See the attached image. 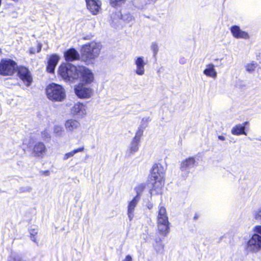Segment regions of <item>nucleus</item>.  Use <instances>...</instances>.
Listing matches in <instances>:
<instances>
[{
	"label": "nucleus",
	"instance_id": "obj_46",
	"mask_svg": "<svg viewBox=\"0 0 261 261\" xmlns=\"http://www.w3.org/2000/svg\"><path fill=\"white\" fill-rule=\"evenodd\" d=\"M160 245H161V248H162V249H163V248H164V245H162V244H160Z\"/></svg>",
	"mask_w": 261,
	"mask_h": 261
},
{
	"label": "nucleus",
	"instance_id": "obj_12",
	"mask_svg": "<svg viewBox=\"0 0 261 261\" xmlns=\"http://www.w3.org/2000/svg\"><path fill=\"white\" fill-rule=\"evenodd\" d=\"M87 9L93 15L97 14L101 9V3L99 0H85Z\"/></svg>",
	"mask_w": 261,
	"mask_h": 261
},
{
	"label": "nucleus",
	"instance_id": "obj_38",
	"mask_svg": "<svg viewBox=\"0 0 261 261\" xmlns=\"http://www.w3.org/2000/svg\"><path fill=\"white\" fill-rule=\"evenodd\" d=\"M40 172L45 176H48L50 174L49 170L41 171Z\"/></svg>",
	"mask_w": 261,
	"mask_h": 261
},
{
	"label": "nucleus",
	"instance_id": "obj_33",
	"mask_svg": "<svg viewBox=\"0 0 261 261\" xmlns=\"http://www.w3.org/2000/svg\"><path fill=\"white\" fill-rule=\"evenodd\" d=\"M32 188L30 187H22L18 189V192L20 193L25 192H30Z\"/></svg>",
	"mask_w": 261,
	"mask_h": 261
},
{
	"label": "nucleus",
	"instance_id": "obj_3",
	"mask_svg": "<svg viewBox=\"0 0 261 261\" xmlns=\"http://www.w3.org/2000/svg\"><path fill=\"white\" fill-rule=\"evenodd\" d=\"M100 50V44L94 42L87 43L81 49V60L86 65L93 64L95 59L99 56Z\"/></svg>",
	"mask_w": 261,
	"mask_h": 261
},
{
	"label": "nucleus",
	"instance_id": "obj_26",
	"mask_svg": "<svg viewBox=\"0 0 261 261\" xmlns=\"http://www.w3.org/2000/svg\"><path fill=\"white\" fill-rule=\"evenodd\" d=\"M145 186L143 184L139 185L137 187L135 188V191L136 192V195L134 197H138V199H140L141 195L144 190L145 189Z\"/></svg>",
	"mask_w": 261,
	"mask_h": 261
},
{
	"label": "nucleus",
	"instance_id": "obj_31",
	"mask_svg": "<svg viewBox=\"0 0 261 261\" xmlns=\"http://www.w3.org/2000/svg\"><path fill=\"white\" fill-rule=\"evenodd\" d=\"M54 133L58 136H60L63 132V127L59 125H56L54 126Z\"/></svg>",
	"mask_w": 261,
	"mask_h": 261
},
{
	"label": "nucleus",
	"instance_id": "obj_15",
	"mask_svg": "<svg viewBox=\"0 0 261 261\" xmlns=\"http://www.w3.org/2000/svg\"><path fill=\"white\" fill-rule=\"evenodd\" d=\"M59 59V56L56 54H53L49 56L46 66V71L50 73L54 72Z\"/></svg>",
	"mask_w": 261,
	"mask_h": 261
},
{
	"label": "nucleus",
	"instance_id": "obj_43",
	"mask_svg": "<svg viewBox=\"0 0 261 261\" xmlns=\"http://www.w3.org/2000/svg\"><path fill=\"white\" fill-rule=\"evenodd\" d=\"M31 237V239L32 241H33V242H36V239H35V236H30Z\"/></svg>",
	"mask_w": 261,
	"mask_h": 261
},
{
	"label": "nucleus",
	"instance_id": "obj_23",
	"mask_svg": "<svg viewBox=\"0 0 261 261\" xmlns=\"http://www.w3.org/2000/svg\"><path fill=\"white\" fill-rule=\"evenodd\" d=\"M65 125L67 130L72 132L80 126V123L75 120L69 119L66 121Z\"/></svg>",
	"mask_w": 261,
	"mask_h": 261
},
{
	"label": "nucleus",
	"instance_id": "obj_39",
	"mask_svg": "<svg viewBox=\"0 0 261 261\" xmlns=\"http://www.w3.org/2000/svg\"><path fill=\"white\" fill-rule=\"evenodd\" d=\"M29 53L30 54H35L36 53V49L34 47H30L29 49Z\"/></svg>",
	"mask_w": 261,
	"mask_h": 261
},
{
	"label": "nucleus",
	"instance_id": "obj_37",
	"mask_svg": "<svg viewBox=\"0 0 261 261\" xmlns=\"http://www.w3.org/2000/svg\"><path fill=\"white\" fill-rule=\"evenodd\" d=\"M42 43L37 41V53H40L42 48Z\"/></svg>",
	"mask_w": 261,
	"mask_h": 261
},
{
	"label": "nucleus",
	"instance_id": "obj_30",
	"mask_svg": "<svg viewBox=\"0 0 261 261\" xmlns=\"http://www.w3.org/2000/svg\"><path fill=\"white\" fill-rule=\"evenodd\" d=\"M126 0H110L111 5L115 7L118 6H120L124 3Z\"/></svg>",
	"mask_w": 261,
	"mask_h": 261
},
{
	"label": "nucleus",
	"instance_id": "obj_28",
	"mask_svg": "<svg viewBox=\"0 0 261 261\" xmlns=\"http://www.w3.org/2000/svg\"><path fill=\"white\" fill-rule=\"evenodd\" d=\"M8 261H25L21 255L19 254H13L8 258Z\"/></svg>",
	"mask_w": 261,
	"mask_h": 261
},
{
	"label": "nucleus",
	"instance_id": "obj_9",
	"mask_svg": "<svg viewBox=\"0 0 261 261\" xmlns=\"http://www.w3.org/2000/svg\"><path fill=\"white\" fill-rule=\"evenodd\" d=\"M135 64L136 66L135 70L136 73L138 75H142L145 73V66L146 64V61L143 56L136 57L134 59Z\"/></svg>",
	"mask_w": 261,
	"mask_h": 261
},
{
	"label": "nucleus",
	"instance_id": "obj_6",
	"mask_svg": "<svg viewBox=\"0 0 261 261\" xmlns=\"http://www.w3.org/2000/svg\"><path fill=\"white\" fill-rule=\"evenodd\" d=\"M47 97L52 101H62L66 97L64 88L60 85L53 83L46 89Z\"/></svg>",
	"mask_w": 261,
	"mask_h": 261
},
{
	"label": "nucleus",
	"instance_id": "obj_16",
	"mask_svg": "<svg viewBox=\"0 0 261 261\" xmlns=\"http://www.w3.org/2000/svg\"><path fill=\"white\" fill-rule=\"evenodd\" d=\"M169 224L168 220H158V228L160 234L163 236L167 235L170 230Z\"/></svg>",
	"mask_w": 261,
	"mask_h": 261
},
{
	"label": "nucleus",
	"instance_id": "obj_4",
	"mask_svg": "<svg viewBox=\"0 0 261 261\" xmlns=\"http://www.w3.org/2000/svg\"><path fill=\"white\" fill-rule=\"evenodd\" d=\"M111 19L110 23L112 27L115 29H119L123 27L122 22L133 23L135 17L129 12L123 11L113 12L111 15Z\"/></svg>",
	"mask_w": 261,
	"mask_h": 261
},
{
	"label": "nucleus",
	"instance_id": "obj_27",
	"mask_svg": "<svg viewBox=\"0 0 261 261\" xmlns=\"http://www.w3.org/2000/svg\"><path fill=\"white\" fill-rule=\"evenodd\" d=\"M150 48L153 51V57L155 58L159 49L158 43L156 42H152L150 46Z\"/></svg>",
	"mask_w": 261,
	"mask_h": 261
},
{
	"label": "nucleus",
	"instance_id": "obj_50",
	"mask_svg": "<svg viewBox=\"0 0 261 261\" xmlns=\"http://www.w3.org/2000/svg\"><path fill=\"white\" fill-rule=\"evenodd\" d=\"M258 140H260V141H261V139H258Z\"/></svg>",
	"mask_w": 261,
	"mask_h": 261
},
{
	"label": "nucleus",
	"instance_id": "obj_14",
	"mask_svg": "<svg viewBox=\"0 0 261 261\" xmlns=\"http://www.w3.org/2000/svg\"><path fill=\"white\" fill-rule=\"evenodd\" d=\"M230 32L232 36L236 38H242L244 39H248L249 38L248 33L242 30L238 25H234L231 26L230 28Z\"/></svg>",
	"mask_w": 261,
	"mask_h": 261
},
{
	"label": "nucleus",
	"instance_id": "obj_19",
	"mask_svg": "<svg viewBox=\"0 0 261 261\" xmlns=\"http://www.w3.org/2000/svg\"><path fill=\"white\" fill-rule=\"evenodd\" d=\"M71 112L73 115L77 117H82L86 113L85 106L82 103H76L71 109Z\"/></svg>",
	"mask_w": 261,
	"mask_h": 261
},
{
	"label": "nucleus",
	"instance_id": "obj_5",
	"mask_svg": "<svg viewBox=\"0 0 261 261\" xmlns=\"http://www.w3.org/2000/svg\"><path fill=\"white\" fill-rule=\"evenodd\" d=\"M254 233L247 242L245 250L248 252L256 253L261 250V225H256L254 228Z\"/></svg>",
	"mask_w": 261,
	"mask_h": 261
},
{
	"label": "nucleus",
	"instance_id": "obj_1",
	"mask_svg": "<svg viewBox=\"0 0 261 261\" xmlns=\"http://www.w3.org/2000/svg\"><path fill=\"white\" fill-rule=\"evenodd\" d=\"M58 73L66 81L73 82L80 79V84L74 88V92L78 97L87 98L91 96L92 89L84 86L94 80L92 72L88 68L84 66H76L69 63H63L59 68Z\"/></svg>",
	"mask_w": 261,
	"mask_h": 261
},
{
	"label": "nucleus",
	"instance_id": "obj_7",
	"mask_svg": "<svg viewBox=\"0 0 261 261\" xmlns=\"http://www.w3.org/2000/svg\"><path fill=\"white\" fill-rule=\"evenodd\" d=\"M16 63L10 59H3L0 62V74L10 75L13 74L16 70Z\"/></svg>",
	"mask_w": 261,
	"mask_h": 261
},
{
	"label": "nucleus",
	"instance_id": "obj_8",
	"mask_svg": "<svg viewBox=\"0 0 261 261\" xmlns=\"http://www.w3.org/2000/svg\"><path fill=\"white\" fill-rule=\"evenodd\" d=\"M17 74L26 86L29 87L32 82V76L29 69L24 66L17 67Z\"/></svg>",
	"mask_w": 261,
	"mask_h": 261
},
{
	"label": "nucleus",
	"instance_id": "obj_29",
	"mask_svg": "<svg viewBox=\"0 0 261 261\" xmlns=\"http://www.w3.org/2000/svg\"><path fill=\"white\" fill-rule=\"evenodd\" d=\"M256 66L257 64L254 62L248 64L246 65V70L249 72H251L255 70Z\"/></svg>",
	"mask_w": 261,
	"mask_h": 261
},
{
	"label": "nucleus",
	"instance_id": "obj_36",
	"mask_svg": "<svg viewBox=\"0 0 261 261\" xmlns=\"http://www.w3.org/2000/svg\"><path fill=\"white\" fill-rule=\"evenodd\" d=\"M122 261H133L132 256L128 254L126 255L124 259H123Z\"/></svg>",
	"mask_w": 261,
	"mask_h": 261
},
{
	"label": "nucleus",
	"instance_id": "obj_47",
	"mask_svg": "<svg viewBox=\"0 0 261 261\" xmlns=\"http://www.w3.org/2000/svg\"><path fill=\"white\" fill-rule=\"evenodd\" d=\"M180 63L183 64V63H183V61H181V60H180Z\"/></svg>",
	"mask_w": 261,
	"mask_h": 261
},
{
	"label": "nucleus",
	"instance_id": "obj_20",
	"mask_svg": "<svg viewBox=\"0 0 261 261\" xmlns=\"http://www.w3.org/2000/svg\"><path fill=\"white\" fill-rule=\"evenodd\" d=\"M147 121V123L151 121V119L150 117L143 118L142 119L141 124L138 128V130L136 133L135 137L133 138V139L139 141L140 142V139L142 136H143L144 129L147 127V124H144L143 122L144 120Z\"/></svg>",
	"mask_w": 261,
	"mask_h": 261
},
{
	"label": "nucleus",
	"instance_id": "obj_32",
	"mask_svg": "<svg viewBox=\"0 0 261 261\" xmlns=\"http://www.w3.org/2000/svg\"><path fill=\"white\" fill-rule=\"evenodd\" d=\"M41 137L43 140L48 141L50 140V136L46 130L41 132Z\"/></svg>",
	"mask_w": 261,
	"mask_h": 261
},
{
	"label": "nucleus",
	"instance_id": "obj_49",
	"mask_svg": "<svg viewBox=\"0 0 261 261\" xmlns=\"http://www.w3.org/2000/svg\"><path fill=\"white\" fill-rule=\"evenodd\" d=\"M216 61H218L219 59H216Z\"/></svg>",
	"mask_w": 261,
	"mask_h": 261
},
{
	"label": "nucleus",
	"instance_id": "obj_11",
	"mask_svg": "<svg viewBox=\"0 0 261 261\" xmlns=\"http://www.w3.org/2000/svg\"><path fill=\"white\" fill-rule=\"evenodd\" d=\"M64 57L67 62H73L81 59V56L77 50L73 47L66 50L64 52Z\"/></svg>",
	"mask_w": 261,
	"mask_h": 261
},
{
	"label": "nucleus",
	"instance_id": "obj_44",
	"mask_svg": "<svg viewBox=\"0 0 261 261\" xmlns=\"http://www.w3.org/2000/svg\"><path fill=\"white\" fill-rule=\"evenodd\" d=\"M161 241H162L161 239L160 238L156 239V240H155V241L156 243L160 242H161Z\"/></svg>",
	"mask_w": 261,
	"mask_h": 261
},
{
	"label": "nucleus",
	"instance_id": "obj_22",
	"mask_svg": "<svg viewBox=\"0 0 261 261\" xmlns=\"http://www.w3.org/2000/svg\"><path fill=\"white\" fill-rule=\"evenodd\" d=\"M203 72L205 75L214 79L216 78L217 75V71L215 69V66L212 63L207 65L206 68L203 70Z\"/></svg>",
	"mask_w": 261,
	"mask_h": 261
},
{
	"label": "nucleus",
	"instance_id": "obj_21",
	"mask_svg": "<svg viewBox=\"0 0 261 261\" xmlns=\"http://www.w3.org/2000/svg\"><path fill=\"white\" fill-rule=\"evenodd\" d=\"M140 141L132 139L128 149L126 152V156L127 158L130 157L135 152L138 151L139 148Z\"/></svg>",
	"mask_w": 261,
	"mask_h": 261
},
{
	"label": "nucleus",
	"instance_id": "obj_10",
	"mask_svg": "<svg viewBox=\"0 0 261 261\" xmlns=\"http://www.w3.org/2000/svg\"><path fill=\"white\" fill-rule=\"evenodd\" d=\"M195 159L194 157H189L184 160L180 164V169L184 172L186 175L188 174L190 170L194 168L195 165Z\"/></svg>",
	"mask_w": 261,
	"mask_h": 261
},
{
	"label": "nucleus",
	"instance_id": "obj_18",
	"mask_svg": "<svg viewBox=\"0 0 261 261\" xmlns=\"http://www.w3.org/2000/svg\"><path fill=\"white\" fill-rule=\"evenodd\" d=\"M139 200H140L138 199V197H134L133 199L128 202L127 214L130 221L133 220L134 217V212L135 208L136 207Z\"/></svg>",
	"mask_w": 261,
	"mask_h": 261
},
{
	"label": "nucleus",
	"instance_id": "obj_13",
	"mask_svg": "<svg viewBox=\"0 0 261 261\" xmlns=\"http://www.w3.org/2000/svg\"><path fill=\"white\" fill-rule=\"evenodd\" d=\"M47 150L45 144L40 141L36 142L32 148V154L35 157H42Z\"/></svg>",
	"mask_w": 261,
	"mask_h": 261
},
{
	"label": "nucleus",
	"instance_id": "obj_24",
	"mask_svg": "<svg viewBox=\"0 0 261 261\" xmlns=\"http://www.w3.org/2000/svg\"><path fill=\"white\" fill-rule=\"evenodd\" d=\"M84 147L82 146V147H79L78 148L75 149L70 152H67L65 154L64 158H63V160H66L68 159H69V158L73 156L75 154L84 151Z\"/></svg>",
	"mask_w": 261,
	"mask_h": 261
},
{
	"label": "nucleus",
	"instance_id": "obj_45",
	"mask_svg": "<svg viewBox=\"0 0 261 261\" xmlns=\"http://www.w3.org/2000/svg\"><path fill=\"white\" fill-rule=\"evenodd\" d=\"M148 122H147V121H146V120H144V121L143 122V123H144V124H147V125H148Z\"/></svg>",
	"mask_w": 261,
	"mask_h": 261
},
{
	"label": "nucleus",
	"instance_id": "obj_34",
	"mask_svg": "<svg viewBox=\"0 0 261 261\" xmlns=\"http://www.w3.org/2000/svg\"><path fill=\"white\" fill-rule=\"evenodd\" d=\"M254 218L257 220L261 221V208L255 212Z\"/></svg>",
	"mask_w": 261,
	"mask_h": 261
},
{
	"label": "nucleus",
	"instance_id": "obj_51",
	"mask_svg": "<svg viewBox=\"0 0 261 261\" xmlns=\"http://www.w3.org/2000/svg\"><path fill=\"white\" fill-rule=\"evenodd\" d=\"M1 52V49H0V53Z\"/></svg>",
	"mask_w": 261,
	"mask_h": 261
},
{
	"label": "nucleus",
	"instance_id": "obj_17",
	"mask_svg": "<svg viewBox=\"0 0 261 261\" xmlns=\"http://www.w3.org/2000/svg\"><path fill=\"white\" fill-rule=\"evenodd\" d=\"M249 122L245 121L242 124H238L236 125L231 129L232 134L236 136H240L241 135H247L246 132V127L248 125Z\"/></svg>",
	"mask_w": 261,
	"mask_h": 261
},
{
	"label": "nucleus",
	"instance_id": "obj_40",
	"mask_svg": "<svg viewBox=\"0 0 261 261\" xmlns=\"http://www.w3.org/2000/svg\"><path fill=\"white\" fill-rule=\"evenodd\" d=\"M146 206H147V207L148 209L150 210V209H151V208H152V207H153V204H152V203H151V202H148V203L146 204Z\"/></svg>",
	"mask_w": 261,
	"mask_h": 261
},
{
	"label": "nucleus",
	"instance_id": "obj_42",
	"mask_svg": "<svg viewBox=\"0 0 261 261\" xmlns=\"http://www.w3.org/2000/svg\"><path fill=\"white\" fill-rule=\"evenodd\" d=\"M218 139L220 140H221V141H224L225 139V138L224 136H222V135H220L218 136Z\"/></svg>",
	"mask_w": 261,
	"mask_h": 261
},
{
	"label": "nucleus",
	"instance_id": "obj_2",
	"mask_svg": "<svg viewBox=\"0 0 261 261\" xmlns=\"http://www.w3.org/2000/svg\"><path fill=\"white\" fill-rule=\"evenodd\" d=\"M165 170L160 164H155L152 167L150 175L148 179L147 186L151 188L149 190L150 197L162 193L164 184Z\"/></svg>",
	"mask_w": 261,
	"mask_h": 261
},
{
	"label": "nucleus",
	"instance_id": "obj_25",
	"mask_svg": "<svg viewBox=\"0 0 261 261\" xmlns=\"http://www.w3.org/2000/svg\"><path fill=\"white\" fill-rule=\"evenodd\" d=\"M165 219L168 220V218L166 215V210L163 206H161L159 208L158 215V220Z\"/></svg>",
	"mask_w": 261,
	"mask_h": 261
},
{
	"label": "nucleus",
	"instance_id": "obj_48",
	"mask_svg": "<svg viewBox=\"0 0 261 261\" xmlns=\"http://www.w3.org/2000/svg\"><path fill=\"white\" fill-rule=\"evenodd\" d=\"M180 63L183 64V63H183V61H181V60H180Z\"/></svg>",
	"mask_w": 261,
	"mask_h": 261
},
{
	"label": "nucleus",
	"instance_id": "obj_41",
	"mask_svg": "<svg viewBox=\"0 0 261 261\" xmlns=\"http://www.w3.org/2000/svg\"><path fill=\"white\" fill-rule=\"evenodd\" d=\"M199 217V214L198 213H195L194 216V217H193V220L195 221H196L198 219Z\"/></svg>",
	"mask_w": 261,
	"mask_h": 261
},
{
	"label": "nucleus",
	"instance_id": "obj_35",
	"mask_svg": "<svg viewBox=\"0 0 261 261\" xmlns=\"http://www.w3.org/2000/svg\"><path fill=\"white\" fill-rule=\"evenodd\" d=\"M29 233L30 234V236H36L38 233V230L36 228H32V227H31L29 229Z\"/></svg>",
	"mask_w": 261,
	"mask_h": 261
}]
</instances>
